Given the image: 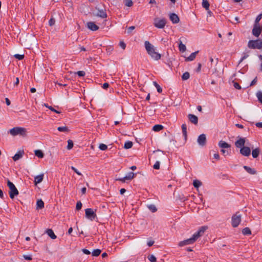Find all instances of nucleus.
<instances>
[{"label":"nucleus","instance_id":"28","mask_svg":"<svg viewBox=\"0 0 262 262\" xmlns=\"http://www.w3.org/2000/svg\"><path fill=\"white\" fill-rule=\"evenodd\" d=\"M163 128V126L160 124H156L154 126L152 130L155 132H159Z\"/></svg>","mask_w":262,"mask_h":262},{"label":"nucleus","instance_id":"46","mask_svg":"<svg viewBox=\"0 0 262 262\" xmlns=\"http://www.w3.org/2000/svg\"><path fill=\"white\" fill-rule=\"evenodd\" d=\"M99 148L101 150H105L107 148V146L106 145L101 143L99 145Z\"/></svg>","mask_w":262,"mask_h":262},{"label":"nucleus","instance_id":"57","mask_svg":"<svg viewBox=\"0 0 262 262\" xmlns=\"http://www.w3.org/2000/svg\"><path fill=\"white\" fill-rule=\"evenodd\" d=\"M71 169H72V170H73L75 173H76L78 175H79V176H81V173L80 172H79V171L77 170V169L76 168H75L74 167L72 166V167H71Z\"/></svg>","mask_w":262,"mask_h":262},{"label":"nucleus","instance_id":"54","mask_svg":"<svg viewBox=\"0 0 262 262\" xmlns=\"http://www.w3.org/2000/svg\"><path fill=\"white\" fill-rule=\"evenodd\" d=\"M257 77H255V78L251 81L250 84V86H253L254 85V84H255L257 82Z\"/></svg>","mask_w":262,"mask_h":262},{"label":"nucleus","instance_id":"52","mask_svg":"<svg viewBox=\"0 0 262 262\" xmlns=\"http://www.w3.org/2000/svg\"><path fill=\"white\" fill-rule=\"evenodd\" d=\"M76 74L80 77H83L85 75V73L84 71H78Z\"/></svg>","mask_w":262,"mask_h":262},{"label":"nucleus","instance_id":"50","mask_svg":"<svg viewBox=\"0 0 262 262\" xmlns=\"http://www.w3.org/2000/svg\"><path fill=\"white\" fill-rule=\"evenodd\" d=\"M233 85H234V87L236 89H237V90H241V86H240L239 83L236 82H233Z\"/></svg>","mask_w":262,"mask_h":262},{"label":"nucleus","instance_id":"8","mask_svg":"<svg viewBox=\"0 0 262 262\" xmlns=\"http://www.w3.org/2000/svg\"><path fill=\"white\" fill-rule=\"evenodd\" d=\"M208 229V227L207 226H202L201 227L199 230L196 232L195 233L192 237L194 238V239H195V241H196V240L199 238L200 237V236H202L205 231Z\"/></svg>","mask_w":262,"mask_h":262},{"label":"nucleus","instance_id":"17","mask_svg":"<svg viewBox=\"0 0 262 262\" xmlns=\"http://www.w3.org/2000/svg\"><path fill=\"white\" fill-rule=\"evenodd\" d=\"M96 9L98 10L96 16L100 17L102 18H105L107 17V14L105 10H100L99 9H97V8H96Z\"/></svg>","mask_w":262,"mask_h":262},{"label":"nucleus","instance_id":"49","mask_svg":"<svg viewBox=\"0 0 262 262\" xmlns=\"http://www.w3.org/2000/svg\"><path fill=\"white\" fill-rule=\"evenodd\" d=\"M153 167L155 169H159L160 168V162L157 161L154 165Z\"/></svg>","mask_w":262,"mask_h":262},{"label":"nucleus","instance_id":"15","mask_svg":"<svg viewBox=\"0 0 262 262\" xmlns=\"http://www.w3.org/2000/svg\"><path fill=\"white\" fill-rule=\"evenodd\" d=\"M88 28L92 31H95L99 29V27L92 21L87 23Z\"/></svg>","mask_w":262,"mask_h":262},{"label":"nucleus","instance_id":"56","mask_svg":"<svg viewBox=\"0 0 262 262\" xmlns=\"http://www.w3.org/2000/svg\"><path fill=\"white\" fill-rule=\"evenodd\" d=\"M55 20L54 18H51L50 20H49V25L50 26H52L53 25H54L55 24Z\"/></svg>","mask_w":262,"mask_h":262},{"label":"nucleus","instance_id":"19","mask_svg":"<svg viewBox=\"0 0 262 262\" xmlns=\"http://www.w3.org/2000/svg\"><path fill=\"white\" fill-rule=\"evenodd\" d=\"M219 146L220 147L222 148H230L231 145L229 144L228 143H226V142L224 141H220L219 143Z\"/></svg>","mask_w":262,"mask_h":262},{"label":"nucleus","instance_id":"7","mask_svg":"<svg viewBox=\"0 0 262 262\" xmlns=\"http://www.w3.org/2000/svg\"><path fill=\"white\" fill-rule=\"evenodd\" d=\"M262 32V26L260 25L254 24L252 29V34L258 37Z\"/></svg>","mask_w":262,"mask_h":262},{"label":"nucleus","instance_id":"6","mask_svg":"<svg viewBox=\"0 0 262 262\" xmlns=\"http://www.w3.org/2000/svg\"><path fill=\"white\" fill-rule=\"evenodd\" d=\"M241 221V216L236 213L232 217V226L233 227H237Z\"/></svg>","mask_w":262,"mask_h":262},{"label":"nucleus","instance_id":"30","mask_svg":"<svg viewBox=\"0 0 262 262\" xmlns=\"http://www.w3.org/2000/svg\"><path fill=\"white\" fill-rule=\"evenodd\" d=\"M135 177V173L133 172H129L127 176L125 177V179H127V180H131Z\"/></svg>","mask_w":262,"mask_h":262},{"label":"nucleus","instance_id":"47","mask_svg":"<svg viewBox=\"0 0 262 262\" xmlns=\"http://www.w3.org/2000/svg\"><path fill=\"white\" fill-rule=\"evenodd\" d=\"M24 154V151L23 150H20L17 151V160L21 158L23 155Z\"/></svg>","mask_w":262,"mask_h":262},{"label":"nucleus","instance_id":"37","mask_svg":"<svg viewBox=\"0 0 262 262\" xmlns=\"http://www.w3.org/2000/svg\"><path fill=\"white\" fill-rule=\"evenodd\" d=\"M179 49L180 51L182 52H185L186 50V48L185 45L182 43V42H181L179 45Z\"/></svg>","mask_w":262,"mask_h":262},{"label":"nucleus","instance_id":"1","mask_svg":"<svg viewBox=\"0 0 262 262\" xmlns=\"http://www.w3.org/2000/svg\"><path fill=\"white\" fill-rule=\"evenodd\" d=\"M145 48L147 53L155 60H158L161 57L160 54L156 51L155 47L149 41H145L144 42Z\"/></svg>","mask_w":262,"mask_h":262},{"label":"nucleus","instance_id":"33","mask_svg":"<svg viewBox=\"0 0 262 262\" xmlns=\"http://www.w3.org/2000/svg\"><path fill=\"white\" fill-rule=\"evenodd\" d=\"M190 77V74L188 72H186L183 73L182 76V79L183 80H186L188 79Z\"/></svg>","mask_w":262,"mask_h":262},{"label":"nucleus","instance_id":"16","mask_svg":"<svg viewBox=\"0 0 262 262\" xmlns=\"http://www.w3.org/2000/svg\"><path fill=\"white\" fill-rule=\"evenodd\" d=\"M189 120L195 125H196L198 123V118L197 116L193 114H189L188 115Z\"/></svg>","mask_w":262,"mask_h":262},{"label":"nucleus","instance_id":"45","mask_svg":"<svg viewBox=\"0 0 262 262\" xmlns=\"http://www.w3.org/2000/svg\"><path fill=\"white\" fill-rule=\"evenodd\" d=\"M9 133L14 136H16V127H14L13 128L11 129L9 131Z\"/></svg>","mask_w":262,"mask_h":262},{"label":"nucleus","instance_id":"31","mask_svg":"<svg viewBox=\"0 0 262 262\" xmlns=\"http://www.w3.org/2000/svg\"><path fill=\"white\" fill-rule=\"evenodd\" d=\"M242 233L244 235H251V231L249 228L246 227L242 230Z\"/></svg>","mask_w":262,"mask_h":262},{"label":"nucleus","instance_id":"64","mask_svg":"<svg viewBox=\"0 0 262 262\" xmlns=\"http://www.w3.org/2000/svg\"><path fill=\"white\" fill-rule=\"evenodd\" d=\"M255 125L257 127H261L262 128V122H257V123H256Z\"/></svg>","mask_w":262,"mask_h":262},{"label":"nucleus","instance_id":"10","mask_svg":"<svg viewBox=\"0 0 262 262\" xmlns=\"http://www.w3.org/2000/svg\"><path fill=\"white\" fill-rule=\"evenodd\" d=\"M195 242V239H194V238L193 237H191L190 238H188V239H187L184 240L183 241H181V242H179L178 245L180 247H182V246H184L185 245H189V244H192V243H193Z\"/></svg>","mask_w":262,"mask_h":262},{"label":"nucleus","instance_id":"13","mask_svg":"<svg viewBox=\"0 0 262 262\" xmlns=\"http://www.w3.org/2000/svg\"><path fill=\"white\" fill-rule=\"evenodd\" d=\"M27 130L25 128L17 127V135L23 137H26L27 136Z\"/></svg>","mask_w":262,"mask_h":262},{"label":"nucleus","instance_id":"24","mask_svg":"<svg viewBox=\"0 0 262 262\" xmlns=\"http://www.w3.org/2000/svg\"><path fill=\"white\" fill-rule=\"evenodd\" d=\"M182 130L183 136L184 137V139L185 140L187 139V126L185 124H183L182 125Z\"/></svg>","mask_w":262,"mask_h":262},{"label":"nucleus","instance_id":"61","mask_svg":"<svg viewBox=\"0 0 262 262\" xmlns=\"http://www.w3.org/2000/svg\"><path fill=\"white\" fill-rule=\"evenodd\" d=\"M109 86V84L108 83H104L103 84V85H102V88L104 89H106L107 88H108Z\"/></svg>","mask_w":262,"mask_h":262},{"label":"nucleus","instance_id":"58","mask_svg":"<svg viewBox=\"0 0 262 262\" xmlns=\"http://www.w3.org/2000/svg\"><path fill=\"white\" fill-rule=\"evenodd\" d=\"M23 257L26 259V260H32V256L31 255H23Z\"/></svg>","mask_w":262,"mask_h":262},{"label":"nucleus","instance_id":"27","mask_svg":"<svg viewBox=\"0 0 262 262\" xmlns=\"http://www.w3.org/2000/svg\"><path fill=\"white\" fill-rule=\"evenodd\" d=\"M202 6L206 10H208L209 9L210 4L207 0H202Z\"/></svg>","mask_w":262,"mask_h":262},{"label":"nucleus","instance_id":"12","mask_svg":"<svg viewBox=\"0 0 262 262\" xmlns=\"http://www.w3.org/2000/svg\"><path fill=\"white\" fill-rule=\"evenodd\" d=\"M246 139L244 138H239L235 142V145L237 148H242L245 146Z\"/></svg>","mask_w":262,"mask_h":262},{"label":"nucleus","instance_id":"25","mask_svg":"<svg viewBox=\"0 0 262 262\" xmlns=\"http://www.w3.org/2000/svg\"><path fill=\"white\" fill-rule=\"evenodd\" d=\"M36 209H42L44 207V202L42 201V200L40 199L37 200L36 203Z\"/></svg>","mask_w":262,"mask_h":262},{"label":"nucleus","instance_id":"42","mask_svg":"<svg viewBox=\"0 0 262 262\" xmlns=\"http://www.w3.org/2000/svg\"><path fill=\"white\" fill-rule=\"evenodd\" d=\"M148 259L150 262H156V257L154 255H149Z\"/></svg>","mask_w":262,"mask_h":262},{"label":"nucleus","instance_id":"34","mask_svg":"<svg viewBox=\"0 0 262 262\" xmlns=\"http://www.w3.org/2000/svg\"><path fill=\"white\" fill-rule=\"evenodd\" d=\"M147 207L152 212H155L157 210L156 206L154 204L148 205Z\"/></svg>","mask_w":262,"mask_h":262},{"label":"nucleus","instance_id":"9","mask_svg":"<svg viewBox=\"0 0 262 262\" xmlns=\"http://www.w3.org/2000/svg\"><path fill=\"white\" fill-rule=\"evenodd\" d=\"M240 154L243 156L248 157L251 154V149L248 146H243L240 149Z\"/></svg>","mask_w":262,"mask_h":262},{"label":"nucleus","instance_id":"53","mask_svg":"<svg viewBox=\"0 0 262 262\" xmlns=\"http://www.w3.org/2000/svg\"><path fill=\"white\" fill-rule=\"evenodd\" d=\"M119 46L123 50H124L126 48V44L123 41L119 42Z\"/></svg>","mask_w":262,"mask_h":262},{"label":"nucleus","instance_id":"21","mask_svg":"<svg viewBox=\"0 0 262 262\" xmlns=\"http://www.w3.org/2000/svg\"><path fill=\"white\" fill-rule=\"evenodd\" d=\"M198 53H199L198 51L194 52L193 53H192L189 57L186 58L185 61H189L193 60L195 59L196 55Z\"/></svg>","mask_w":262,"mask_h":262},{"label":"nucleus","instance_id":"40","mask_svg":"<svg viewBox=\"0 0 262 262\" xmlns=\"http://www.w3.org/2000/svg\"><path fill=\"white\" fill-rule=\"evenodd\" d=\"M124 4L127 7H132L133 5V3L132 0H124Z\"/></svg>","mask_w":262,"mask_h":262},{"label":"nucleus","instance_id":"43","mask_svg":"<svg viewBox=\"0 0 262 262\" xmlns=\"http://www.w3.org/2000/svg\"><path fill=\"white\" fill-rule=\"evenodd\" d=\"M73 142L71 140H69L68 141V146H67V149L70 150L72 149L73 147Z\"/></svg>","mask_w":262,"mask_h":262},{"label":"nucleus","instance_id":"5","mask_svg":"<svg viewBox=\"0 0 262 262\" xmlns=\"http://www.w3.org/2000/svg\"><path fill=\"white\" fill-rule=\"evenodd\" d=\"M7 185L10 189L9 195L11 199H13L15 195H16V188L15 186L9 180H8Z\"/></svg>","mask_w":262,"mask_h":262},{"label":"nucleus","instance_id":"62","mask_svg":"<svg viewBox=\"0 0 262 262\" xmlns=\"http://www.w3.org/2000/svg\"><path fill=\"white\" fill-rule=\"evenodd\" d=\"M221 151L222 152L223 154H226L227 155H229V152L228 150H226L224 149H222Z\"/></svg>","mask_w":262,"mask_h":262},{"label":"nucleus","instance_id":"59","mask_svg":"<svg viewBox=\"0 0 262 262\" xmlns=\"http://www.w3.org/2000/svg\"><path fill=\"white\" fill-rule=\"evenodd\" d=\"M135 26H130V27H128L127 29V33H130L132 32V31L135 29Z\"/></svg>","mask_w":262,"mask_h":262},{"label":"nucleus","instance_id":"32","mask_svg":"<svg viewBox=\"0 0 262 262\" xmlns=\"http://www.w3.org/2000/svg\"><path fill=\"white\" fill-rule=\"evenodd\" d=\"M57 129L59 132L67 133L69 132V129L67 126H60L57 128Z\"/></svg>","mask_w":262,"mask_h":262},{"label":"nucleus","instance_id":"63","mask_svg":"<svg viewBox=\"0 0 262 262\" xmlns=\"http://www.w3.org/2000/svg\"><path fill=\"white\" fill-rule=\"evenodd\" d=\"M24 58V55L17 54V60H21Z\"/></svg>","mask_w":262,"mask_h":262},{"label":"nucleus","instance_id":"3","mask_svg":"<svg viewBox=\"0 0 262 262\" xmlns=\"http://www.w3.org/2000/svg\"><path fill=\"white\" fill-rule=\"evenodd\" d=\"M85 217L93 221L97 218V215L95 212L92 208H87L85 210Z\"/></svg>","mask_w":262,"mask_h":262},{"label":"nucleus","instance_id":"60","mask_svg":"<svg viewBox=\"0 0 262 262\" xmlns=\"http://www.w3.org/2000/svg\"><path fill=\"white\" fill-rule=\"evenodd\" d=\"M82 251L83 252V253L89 255L91 253L90 251L86 249H82Z\"/></svg>","mask_w":262,"mask_h":262},{"label":"nucleus","instance_id":"29","mask_svg":"<svg viewBox=\"0 0 262 262\" xmlns=\"http://www.w3.org/2000/svg\"><path fill=\"white\" fill-rule=\"evenodd\" d=\"M133 145V142L130 141H128L125 143L124 148L125 149H129L132 147Z\"/></svg>","mask_w":262,"mask_h":262},{"label":"nucleus","instance_id":"14","mask_svg":"<svg viewBox=\"0 0 262 262\" xmlns=\"http://www.w3.org/2000/svg\"><path fill=\"white\" fill-rule=\"evenodd\" d=\"M169 19L173 24H178L180 21L178 15L174 13L169 14Z\"/></svg>","mask_w":262,"mask_h":262},{"label":"nucleus","instance_id":"2","mask_svg":"<svg viewBox=\"0 0 262 262\" xmlns=\"http://www.w3.org/2000/svg\"><path fill=\"white\" fill-rule=\"evenodd\" d=\"M248 47L250 49L260 50L262 49V39L250 40Z\"/></svg>","mask_w":262,"mask_h":262},{"label":"nucleus","instance_id":"22","mask_svg":"<svg viewBox=\"0 0 262 262\" xmlns=\"http://www.w3.org/2000/svg\"><path fill=\"white\" fill-rule=\"evenodd\" d=\"M260 150L259 148H256L252 151V156L253 158H256L258 157Z\"/></svg>","mask_w":262,"mask_h":262},{"label":"nucleus","instance_id":"39","mask_svg":"<svg viewBox=\"0 0 262 262\" xmlns=\"http://www.w3.org/2000/svg\"><path fill=\"white\" fill-rule=\"evenodd\" d=\"M154 85L155 86V87L157 88V91L159 93H162V89L161 88V86L157 83L156 81L153 82Z\"/></svg>","mask_w":262,"mask_h":262},{"label":"nucleus","instance_id":"38","mask_svg":"<svg viewBox=\"0 0 262 262\" xmlns=\"http://www.w3.org/2000/svg\"><path fill=\"white\" fill-rule=\"evenodd\" d=\"M44 105H45L46 107H47V108H48L49 109H50L51 111H53V112H55L56 113H57V114H60V112H59V111H58L56 110H55V109H54L52 106L48 105V104H46V103H45V104H44Z\"/></svg>","mask_w":262,"mask_h":262},{"label":"nucleus","instance_id":"41","mask_svg":"<svg viewBox=\"0 0 262 262\" xmlns=\"http://www.w3.org/2000/svg\"><path fill=\"white\" fill-rule=\"evenodd\" d=\"M256 96L258 101L262 104V92L260 91H258L256 93Z\"/></svg>","mask_w":262,"mask_h":262},{"label":"nucleus","instance_id":"36","mask_svg":"<svg viewBox=\"0 0 262 262\" xmlns=\"http://www.w3.org/2000/svg\"><path fill=\"white\" fill-rule=\"evenodd\" d=\"M193 185L194 187L199 188L202 185V182L198 180H195L193 181Z\"/></svg>","mask_w":262,"mask_h":262},{"label":"nucleus","instance_id":"55","mask_svg":"<svg viewBox=\"0 0 262 262\" xmlns=\"http://www.w3.org/2000/svg\"><path fill=\"white\" fill-rule=\"evenodd\" d=\"M116 180L121 181L122 183H124V182H125L126 181H127V179H125V177H124L123 178H117V179H116Z\"/></svg>","mask_w":262,"mask_h":262},{"label":"nucleus","instance_id":"20","mask_svg":"<svg viewBox=\"0 0 262 262\" xmlns=\"http://www.w3.org/2000/svg\"><path fill=\"white\" fill-rule=\"evenodd\" d=\"M243 167L247 172L251 174H255L256 173V171L254 168H252L247 166H244Z\"/></svg>","mask_w":262,"mask_h":262},{"label":"nucleus","instance_id":"4","mask_svg":"<svg viewBox=\"0 0 262 262\" xmlns=\"http://www.w3.org/2000/svg\"><path fill=\"white\" fill-rule=\"evenodd\" d=\"M166 24V19L164 18L162 19H159L156 18L154 19V26L158 28L162 29L163 28Z\"/></svg>","mask_w":262,"mask_h":262},{"label":"nucleus","instance_id":"44","mask_svg":"<svg viewBox=\"0 0 262 262\" xmlns=\"http://www.w3.org/2000/svg\"><path fill=\"white\" fill-rule=\"evenodd\" d=\"M262 18V13L259 14L256 18L254 24L260 25L259 21Z\"/></svg>","mask_w":262,"mask_h":262},{"label":"nucleus","instance_id":"51","mask_svg":"<svg viewBox=\"0 0 262 262\" xmlns=\"http://www.w3.org/2000/svg\"><path fill=\"white\" fill-rule=\"evenodd\" d=\"M249 56V55L247 53H244V56H243V57L241 59L240 61H239V63H241L242 62L244 59H246L247 58H248Z\"/></svg>","mask_w":262,"mask_h":262},{"label":"nucleus","instance_id":"26","mask_svg":"<svg viewBox=\"0 0 262 262\" xmlns=\"http://www.w3.org/2000/svg\"><path fill=\"white\" fill-rule=\"evenodd\" d=\"M35 155L39 158H42L44 156L43 152L39 149L35 150Z\"/></svg>","mask_w":262,"mask_h":262},{"label":"nucleus","instance_id":"23","mask_svg":"<svg viewBox=\"0 0 262 262\" xmlns=\"http://www.w3.org/2000/svg\"><path fill=\"white\" fill-rule=\"evenodd\" d=\"M46 233L47 234L53 239L56 238V236L54 234L53 231L51 229H48L46 230Z\"/></svg>","mask_w":262,"mask_h":262},{"label":"nucleus","instance_id":"48","mask_svg":"<svg viewBox=\"0 0 262 262\" xmlns=\"http://www.w3.org/2000/svg\"><path fill=\"white\" fill-rule=\"evenodd\" d=\"M81 207H82L81 202L80 201H78L76 204V209L77 210H79L81 209Z\"/></svg>","mask_w":262,"mask_h":262},{"label":"nucleus","instance_id":"18","mask_svg":"<svg viewBox=\"0 0 262 262\" xmlns=\"http://www.w3.org/2000/svg\"><path fill=\"white\" fill-rule=\"evenodd\" d=\"M43 176H44V174L43 173L36 176L34 178V182L35 185H37V184H39L40 182H41L43 180Z\"/></svg>","mask_w":262,"mask_h":262},{"label":"nucleus","instance_id":"11","mask_svg":"<svg viewBox=\"0 0 262 262\" xmlns=\"http://www.w3.org/2000/svg\"><path fill=\"white\" fill-rule=\"evenodd\" d=\"M198 142L201 146H204L206 143V137L205 134L200 135L198 138Z\"/></svg>","mask_w":262,"mask_h":262},{"label":"nucleus","instance_id":"35","mask_svg":"<svg viewBox=\"0 0 262 262\" xmlns=\"http://www.w3.org/2000/svg\"><path fill=\"white\" fill-rule=\"evenodd\" d=\"M101 252V250H100L99 249H95L93 251V252L92 253V255L94 256H98L100 254Z\"/></svg>","mask_w":262,"mask_h":262}]
</instances>
